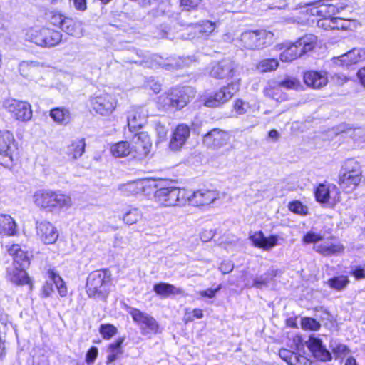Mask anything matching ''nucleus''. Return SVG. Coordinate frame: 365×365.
I'll return each mask as SVG.
<instances>
[{"instance_id":"f257e3e1","label":"nucleus","mask_w":365,"mask_h":365,"mask_svg":"<svg viewBox=\"0 0 365 365\" xmlns=\"http://www.w3.org/2000/svg\"><path fill=\"white\" fill-rule=\"evenodd\" d=\"M299 11L300 16H294L287 18L286 21L291 24H304L308 19V15L317 16L322 18H332L342 14H351V7L348 5L340 4L339 6L326 4H317L310 7L297 6L292 10Z\"/></svg>"},{"instance_id":"f03ea898","label":"nucleus","mask_w":365,"mask_h":365,"mask_svg":"<svg viewBox=\"0 0 365 365\" xmlns=\"http://www.w3.org/2000/svg\"><path fill=\"white\" fill-rule=\"evenodd\" d=\"M9 253L13 257V267L8 269L9 279L17 285H29V290L33 284L25 269L29 266L30 261L27 252L19 245H13L9 249Z\"/></svg>"},{"instance_id":"7ed1b4c3","label":"nucleus","mask_w":365,"mask_h":365,"mask_svg":"<svg viewBox=\"0 0 365 365\" xmlns=\"http://www.w3.org/2000/svg\"><path fill=\"white\" fill-rule=\"evenodd\" d=\"M317 38L313 34H306L294 43H285L281 48L279 58L284 62L292 61L302 55L312 51L316 46Z\"/></svg>"},{"instance_id":"20e7f679","label":"nucleus","mask_w":365,"mask_h":365,"mask_svg":"<svg viewBox=\"0 0 365 365\" xmlns=\"http://www.w3.org/2000/svg\"><path fill=\"white\" fill-rule=\"evenodd\" d=\"M111 274L108 269H98L87 277L86 289L89 297L105 298L109 290Z\"/></svg>"},{"instance_id":"39448f33","label":"nucleus","mask_w":365,"mask_h":365,"mask_svg":"<svg viewBox=\"0 0 365 365\" xmlns=\"http://www.w3.org/2000/svg\"><path fill=\"white\" fill-rule=\"evenodd\" d=\"M274 34L267 30L248 31L235 40L236 46L242 49L258 50L272 43Z\"/></svg>"},{"instance_id":"423d86ee","label":"nucleus","mask_w":365,"mask_h":365,"mask_svg":"<svg viewBox=\"0 0 365 365\" xmlns=\"http://www.w3.org/2000/svg\"><path fill=\"white\" fill-rule=\"evenodd\" d=\"M26 38L39 46L51 48L59 44L62 39V34L48 27H36L30 29L26 32Z\"/></svg>"},{"instance_id":"0eeeda50","label":"nucleus","mask_w":365,"mask_h":365,"mask_svg":"<svg viewBox=\"0 0 365 365\" xmlns=\"http://www.w3.org/2000/svg\"><path fill=\"white\" fill-rule=\"evenodd\" d=\"M361 178L362 170L359 163L353 159L346 160L339 178L341 187L351 192L359 185Z\"/></svg>"},{"instance_id":"6e6552de","label":"nucleus","mask_w":365,"mask_h":365,"mask_svg":"<svg viewBox=\"0 0 365 365\" xmlns=\"http://www.w3.org/2000/svg\"><path fill=\"white\" fill-rule=\"evenodd\" d=\"M186 198V190L172 186L160 187L154 194L155 201L164 207L184 205Z\"/></svg>"},{"instance_id":"1a4fd4ad","label":"nucleus","mask_w":365,"mask_h":365,"mask_svg":"<svg viewBox=\"0 0 365 365\" xmlns=\"http://www.w3.org/2000/svg\"><path fill=\"white\" fill-rule=\"evenodd\" d=\"M194 96V91L190 87L174 88L167 95L161 96L160 100L164 106L175 109L185 107L190 99Z\"/></svg>"},{"instance_id":"9d476101","label":"nucleus","mask_w":365,"mask_h":365,"mask_svg":"<svg viewBox=\"0 0 365 365\" xmlns=\"http://www.w3.org/2000/svg\"><path fill=\"white\" fill-rule=\"evenodd\" d=\"M17 143L13 134L8 130L0 131V155L6 159L1 164L10 168L17 156Z\"/></svg>"},{"instance_id":"9b49d317","label":"nucleus","mask_w":365,"mask_h":365,"mask_svg":"<svg viewBox=\"0 0 365 365\" xmlns=\"http://www.w3.org/2000/svg\"><path fill=\"white\" fill-rule=\"evenodd\" d=\"M2 106L16 120L28 121L32 118L31 106L26 101L9 98L3 101Z\"/></svg>"},{"instance_id":"f8f14e48","label":"nucleus","mask_w":365,"mask_h":365,"mask_svg":"<svg viewBox=\"0 0 365 365\" xmlns=\"http://www.w3.org/2000/svg\"><path fill=\"white\" fill-rule=\"evenodd\" d=\"M91 108L96 113L103 116L110 115L115 109L117 101L114 97L107 93L95 94L89 99Z\"/></svg>"},{"instance_id":"ddd939ff","label":"nucleus","mask_w":365,"mask_h":365,"mask_svg":"<svg viewBox=\"0 0 365 365\" xmlns=\"http://www.w3.org/2000/svg\"><path fill=\"white\" fill-rule=\"evenodd\" d=\"M129 313L140 327L143 335L150 336L158 333L159 325L152 316L135 308H132Z\"/></svg>"},{"instance_id":"4468645a","label":"nucleus","mask_w":365,"mask_h":365,"mask_svg":"<svg viewBox=\"0 0 365 365\" xmlns=\"http://www.w3.org/2000/svg\"><path fill=\"white\" fill-rule=\"evenodd\" d=\"M239 90V83L232 82L226 86H223L214 94L207 96L204 100V104L207 107L215 108L227 102L233 95Z\"/></svg>"},{"instance_id":"2eb2a0df","label":"nucleus","mask_w":365,"mask_h":365,"mask_svg":"<svg viewBox=\"0 0 365 365\" xmlns=\"http://www.w3.org/2000/svg\"><path fill=\"white\" fill-rule=\"evenodd\" d=\"M239 73V65L230 58L222 59L212 64L210 75L215 78H230Z\"/></svg>"},{"instance_id":"dca6fc26","label":"nucleus","mask_w":365,"mask_h":365,"mask_svg":"<svg viewBox=\"0 0 365 365\" xmlns=\"http://www.w3.org/2000/svg\"><path fill=\"white\" fill-rule=\"evenodd\" d=\"M220 197V193L216 190L200 189L193 192L187 190L186 203L196 207H204L214 203Z\"/></svg>"},{"instance_id":"f3484780","label":"nucleus","mask_w":365,"mask_h":365,"mask_svg":"<svg viewBox=\"0 0 365 365\" xmlns=\"http://www.w3.org/2000/svg\"><path fill=\"white\" fill-rule=\"evenodd\" d=\"M130 148L135 158H143L146 157L150 150L152 143L147 133L138 132L130 138Z\"/></svg>"},{"instance_id":"a211bd4d","label":"nucleus","mask_w":365,"mask_h":365,"mask_svg":"<svg viewBox=\"0 0 365 365\" xmlns=\"http://www.w3.org/2000/svg\"><path fill=\"white\" fill-rule=\"evenodd\" d=\"M156 181L150 178H145L128 182L119 185V190L125 196H130L145 192L148 189L157 187Z\"/></svg>"},{"instance_id":"6ab92c4d","label":"nucleus","mask_w":365,"mask_h":365,"mask_svg":"<svg viewBox=\"0 0 365 365\" xmlns=\"http://www.w3.org/2000/svg\"><path fill=\"white\" fill-rule=\"evenodd\" d=\"M315 197L320 203L335 204L340 200V191L334 184L322 183L317 187Z\"/></svg>"},{"instance_id":"aec40b11","label":"nucleus","mask_w":365,"mask_h":365,"mask_svg":"<svg viewBox=\"0 0 365 365\" xmlns=\"http://www.w3.org/2000/svg\"><path fill=\"white\" fill-rule=\"evenodd\" d=\"M230 138L231 135L228 132L214 128L205 135L203 142L207 147L218 150L229 145Z\"/></svg>"},{"instance_id":"412c9836","label":"nucleus","mask_w":365,"mask_h":365,"mask_svg":"<svg viewBox=\"0 0 365 365\" xmlns=\"http://www.w3.org/2000/svg\"><path fill=\"white\" fill-rule=\"evenodd\" d=\"M148 111L143 107H133L128 112L127 121L128 130L135 133L146 123Z\"/></svg>"},{"instance_id":"4be33fe9","label":"nucleus","mask_w":365,"mask_h":365,"mask_svg":"<svg viewBox=\"0 0 365 365\" xmlns=\"http://www.w3.org/2000/svg\"><path fill=\"white\" fill-rule=\"evenodd\" d=\"M36 232L41 240L47 245L54 243L58 237L56 228L47 221L38 222L36 223Z\"/></svg>"},{"instance_id":"5701e85b","label":"nucleus","mask_w":365,"mask_h":365,"mask_svg":"<svg viewBox=\"0 0 365 365\" xmlns=\"http://www.w3.org/2000/svg\"><path fill=\"white\" fill-rule=\"evenodd\" d=\"M190 133V128L187 125H178L173 132L170 148L175 151L181 149L188 139Z\"/></svg>"},{"instance_id":"b1692460","label":"nucleus","mask_w":365,"mask_h":365,"mask_svg":"<svg viewBox=\"0 0 365 365\" xmlns=\"http://www.w3.org/2000/svg\"><path fill=\"white\" fill-rule=\"evenodd\" d=\"M314 249L324 256H330L341 254L344 252V247L339 242L331 237L322 243L314 245Z\"/></svg>"},{"instance_id":"393cba45","label":"nucleus","mask_w":365,"mask_h":365,"mask_svg":"<svg viewBox=\"0 0 365 365\" xmlns=\"http://www.w3.org/2000/svg\"><path fill=\"white\" fill-rule=\"evenodd\" d=\"M155 61L161 67L170 71L189 66L191 63L195 61V58L191 56H187L186 58L178 57V58L170 57L163 60L161 57L156 56Z\"/></svg>"},{"instance_id":"a878e982","label":"nucleus","mask_w":365,"mask_h":365,"mask_svg":"<svg viewBox=\"0 0 365 365\" xmlns=\"http://www.w3.org/2000/svg\"><path fill=\"white\" fill-rule=\"evenodd\" d=\"M353 19L351 14H342L332 18H321L317 21V26L325 30L344 29L345 26L343 21H351Z\"/></svg>"},{"instance_id":"bb28decb","label":"nucleus","mask_w":365,"mask_h":365,"mask_svg":"<svg viewBox=\"0 0 365 365\" xmlns=\"http://www.w3.org/2000/svg\"><path fill=\"white\" fill-rule=\"evenodd\" d=\"M250 239L255 247L268 250L278 244L279 237L277 235L266 237L262 231H259L250 235Z\"/></svg>"},{"instance_id":"cd10ccee","label":"nucleus","mask_w":365,"mask_h":365,"mask_svg":"<svg viewBox=\"0 0 365 365\" xmlns=\"http://www.w3.org/2000/svg\"><path fill=\"white\" fill-rule=\"evenodd\" d=\"M307 346L312 352L315 358L322 361H328L331 359V355L324 346H322L319 339L311 336L307 341Z\"/></svg>"},{"instance_id":"c85d7f7f","label":"nucleus","mask_w":365,"mask_h":365,"mask_svg":"<svg viewBox=\"0 0 365 365\" xmlns=\"http://www.w3.org/2000/svg\"><path fill=\"white\" fill-rule=\"evenodd\" d=\"M304 83L311 88H320L327 84V74L325 71H309L304 74Z\"/></svg>"},{"instance_id":"c756f323","label":"nucleus","mask_w":365,"mask_h":365,"mask_svg":"<svg viewBox=\"0 0 365 365\" xmlns=\"http://www.w3.org/2000/svg\"><path fill=\"white\" fill-rule=\"evenodd\" d=\"M51 197L52 199L51 200V204L50 207V212L64 208L68 209L72 205L71 197L59 190H52Z\"/></svg>"},{"instance_id":"7c9ffc66","label":"nucleus","mask_w":365,"mask_h":365,"mask_svg":"<svg viewBox=\"0 0 365 365\" xmlns=\"http://www.w3.org/2000/svg\"><path fill=\"white\" fill-rule=\"evenodd\" d=\"M62 31L76 38H81L84 34L82 22L71 18H67L65 21Z\"/></svg>"},{"instance_id":"2f4dec72","label":"nucleus","mask_w":365,"mask_h":365,"mask_svg":"<svg viewBox=\"0 0 365 365\" xmlns=\"http://www.w3.org/2000/svg\"><path fill=\"white\" fill-rule=\"evenodd\" d=\"M16 223L15 220L6 214H0V235L13 236L16 235Z\"/></svg>"},{"instance_id":"473e14b6","label":"nucleus","mask_w":365,"mask_h":365,"mask_svg":"<svg viewBox=\"0 0 365 365\" xmlns=\"http://www.w3.org/2000/svg\"><path fill=\"white\" fill-rule=\"evenodd\" d=\"M52 190H40L36 191L33 196L34 204L41 209H44L50 211L51 204V200Z\"/></svg>"},{"instance_id":"72a5a7b5","label":"nucleus","mask_w":365,"mask_h":365,"mask_svg":"<svg viewBox=\"0 0 365 365\" xmlns=\"http://www.w3.org/2000/svg\"><path fill=\"white\" fill-rule=\"evenodd\" d=\"M86 142L84 138L73 140L67 147L66 153L73 160H76L85 152Z\"/></svg>"},{"instance_id":"f704fd0d","label":"nucleus","mask_w":365,"mask_h":365,"mask_svg":"<svg viewBox=\"0 0 365 365\" xmlns=\"http://www.w3.org/2000/svg\"><path fill=\"white\" fill-rule=\"evenodd\" d=\"M110 153L115 158H124L133 155L130 145L127 141H120L110 146Z\"/></svg>"},{"instance_id":"c9c22d12","label":"nucleus","mask_w":365,"mask_h":365,"mask_svg":"<svg viewBox=\"0 0 365 365\" xmlns=\"http://www.w3.org/2000/svg\"><path fill=\"white\" fill-rule=\"evenodd\" d=\"M349 279L346 275L334 276L326 282V284L331 289L337 292L343 291L349 284Z\"/></svg>"},{"instance_id":"e433bc0d","label":"nucleus","mask_w":365,"mask_h":365,"mask_svg":"<svg viewBox=\"0 0 365 365\" xmlns=\"http://www.w3.org/2000/svg\"><path fill=\"white\" fill-rule=\"evenodd\" d=\"M155 292L163 297H167L171 294H180L182 292V289L175 287L174 285L168 283H158L154 285Z\"/></svg>"},{"instance_id":"4c0bfd02","label":"nucleus","mask_w":365,"mask_h":365,"mask_svg":"<svg viewBox=\"0 0 365 365\" xmlns=\"http://www.w3.org/2000/svg\"><path fill=\"white\" fill-rule=\"evenodd\" d=\"M143 217L142 211L137 207L128 208L121 217L123 222L127 225L136 224Z\"/></svg>"},{"instance_id":"58836bf2","label":"nucleus","mask_w":365,"mask_h":365,"mask_svg":"<svg viewBox=\"0 0 365 365\" xmlns=\"http://www.w3.org/2000/svg\"><path fill=\"white\" fill-rule=\"evenodd\" d=\"M50 117L57 123L66 125L71 120V114L68 110L63 108H56L50 111Z\"/></svg>"},{"instance_id":"ea45409f","label":"nucleus","mask_w":365,"mask_h":365,"mask_svg":"<svg viewBox=\"0 0 365 365\" xmlns=\"http://www.w3.org/2000/svg\"><path fill=\"white\" fill-rule=\"evenodd\" d=\"M48 279L55 284L60 296L62 297H66L67 295V287L59 274L53 269H50L48 271Z\"/></svg>"},{"instance_id":"a19ab883","label":"nucleus","mask_w":365,"mask_h":365,"mask_svg":"<svg viewBox=\"0 0 365 365\" xmlns=\"http://www.w3.org/2000/svg\"><path fill=\"white\" fill-rule=\"evenodd\" d=\"M124 341L123 338L118 339L115 343L109 345L108 349V362L114 361L117 357L122 354L121 345Z\"/></svg>"},{"instance_id":"79ce46f5","label":"nucleus","mask_w":365,"mask_h":365,"mask_svg":"<svg viewBox=\"0 0 365 365\" xmlns=\"http://www.w3.org/2000/svg\"><path fill=\"white\" fill-rule=\"evenodd\" d=\"M279 62L276 58H267L260 61L257 65V69L260 72H270L276 70Z\"/></svg>"},{"instance_id":"37998d69","label":"nucleus","mask_w":365,"mask_h":365,"mask_svg":"<svg viewBox=\"0 0 365 365\" xmlns=\"http://www.w3.org/2000/svg\"><path fill=\"white\" fill-rule=\"evenodd\" d=\"M276 276V271L271 269L264 274L256 277L253 282V286L256 288L261 289L268 284L269 280Z\"/></svg>"},{"instance_id":"c03bdc74","label":"nucleus","mask_w":365,"mask_h":365,"mask_svg":"<svg viewBox=\"0 0 365 365\" xmlns=\"http://www.w3.org/2000/svg\"><path fill=\"white\" fill-rule=\"evenodd\" d=\"M299 354L294 353L286 349H282L279 351V357L289 365L297 364Z\"/></svg>"},{"instance_id":"a18cd8bd","label":"nucleus","mask_w":365,"mask_h":365,"mask_svg":"<svg viewBox=\"0 0 365 365\" xmlns=\"http://www.w3.org/2000/svg\"><path fill=\"white\" fill-rule=\"evenodd\" d=\"M36 69V66L33 62L23 61L19 66L20 74L26 78H30Z\"/></svg>"},{"instance_id":"49530a36","label":"nucleus","mask_w":365,"mask_h":365,"mask_svg":"<svg viewBox=\"0 0 365 365\" xmlns=\"http://www.w3.org/2000/svg\"><path fill=\"white\" fill-rule=\"evenodd\" d=\"M99 332L103 339H110L116 334L117 328L110 324H101L99 329Z\"/></svg>"},{"instance_id":"de8ad7c7","label":"nucleus","mask_w":365,"mask_h":365,"mask_svg":"<svg viewBox=\"0 0 365 365\" xmlns=\"http://www.w3.org/2000/svg\"><path fill=\"white\" fill-rule=\"evenodd\" d=\"M197 29L202 36H207L215 29V24L210 21H203L197 25Z\"/></svg>"},{"instance_id":"09e8293b","label":"nucleus","mask_w":365,"mask_h":365,"mask_svg":"<svg viewBox=\"0 0 365 365\" xmlns=\"http://www.w3.org/2000/svg\"><path fill=\"white\" fill-rule=\"evenodd\" d=\"M346 53L352 64L365 59V51L361 48H354Z\"/></svg>"},{"instance_id":"8fccbe9b","label":"nucleus","mask_w":365,"mask_h":365,"mask_svg":"<svg viewBox=\"0 0 365 365\" xmlns=\"http://www.w3.org/2000/svg\"><path fill=\"white\" fill-rule=\"evenodd\" d=\"M331 348L336 358H342L349 353V349L344 344L332 342Z\"/></svg>"},{"instance_id":"3c124183","label":"nucleus","mask_w":365,"mask_h":365,"mask_svg":"<svg viewBox=\"0 0 365 365\" xmlns=\"http://www.w3.org/2000/svg\"><path fill=\"white\" fill-rule=\"evenodd\" d=\"M279 88L283 87L287 89H297L299 86V82L294 78L287 77L285 79L277 82Z\"/></svg>"},{"instance_id":"603ef678","label":"nucleus","mask_w":365,"mask_h":365,"mask_svg":"<svg viewBox=\"0 0 365 365\" xmlns=\"http://www.w3.org/2000/svg\"><path fill=\"white\" fill-rule=\"evenodd\" d=\"M302 327L306 330L317 331L320 328V324L313 318L306 317L302 320Z\"/></svg>"},{"instance_id":"864d4df0","label":"nucleus","mask_w":365,"mask_h":365,"mask_svg":"<svg viewBox=\"0 0 365 365\" xmlns=\"http://www.w3.org/2000/svg\"><path fill=\"white\" fill-rule=\"evenodd\" d=\"M66 19L67 17H64L62 14L58 12H51L49 17L50 23L56 26L60 27L61 29L63 28V24Z\"/></svg>"},{"instance_id":"5fc2aeb1","label":"nucleus","mask_w":365,"mask_h":365,"mask_svg":"<svg viewBox=\"0 0 365 365\" xmlns=\"http://www.w3.org/2000/svg\"><path fill=\"white\" fill-rule=\"evenodd\" d=\"M323 237L319 233H316L313 231L308 232L304 235L302 241L305 244L316 243L322 240Z\"/></svg>"},{"instance_id":"6e6d98bb","label":"nucleus","mask_w":365,"mask_h":365,"mask_svg":"<svg viewBox=\"0 0 365 365\" xmlns=\"http://www.w3.org/2000/svg\"><path fill=\"white\" fill-rule=\"evenodd\" d=\"M201 0H180V6L182 11H191L195 9L200 4Z\"/></svg>"},{"instance_id":"4d7b16f0","label":"nucleus","mask_w":365,"mask_h":365,"mask_svg":"<svg viewBox=\"0 0 365 365\" xmlns=\"http://www.w3.org/2000/svg\"><path fill=\"white\" fill-rule=\"evenodd\" d=\"M289 209L297 214L304 215L307 213V208L304 207L300 202L294 201L289 205Z\"/></svg>"},{"instance_id":"13d9d810","label":"nucleus","mask_w":365,"mask_h":365,"mask_svg":"<svg viewBox=\"0 0 365 365\" xmlns=\"http://www.w3.org/2000/svg\"><path fill=\"white\" fill-rule=\"evenodd\" d=\"M332 62L334 64L338 66H349L352 65L346 53H344L338 57L333 58Z\"/></svg>"},{"instance_id":"bf43d9fd","label":"nucleus","mask_w":365,"mask_h":365,"mask_svg":"<svg viewBox=\"0 0 365 365\" xmlns=\"http://www.w3.org/2000/svg\"><path fill=\"white\" fill-rule=\"evenodd\" d=\"M279 88L277 83H274L273 85L269 84L264 89V94L267 97L277 99V94Z\"/></svg>"},{"instance_id":"052dcab7","label":"nucleus","mask_w":365,"mask_h":365,"mask_svg":"<svg viewBox=\"0 0 365 365\" xmlns=\"http://www.w3.org/2000/svg\"><path fill=\"white\" fill-rule=\"evenodd\" d=\"M248 105L242 100H237L234 105V109L238 115H243L247 112Z\"/></svg>"},{"instance_id":"680f3d73","label":"nucleus","mask_w":365,"mask_h":365,"mask_svg":"<svg viewBox=\"0 0 365 365\" xmlns=\"http://www.w3.org/2000/svg\"><path fill=\"white\" fill-rule=\"evenodd\" d=\"M98 356V349L91 347L86 354V361L88 364L93 363Z\"/></svg>"},{"instance_id":"e2e57ef3","label":"nucleus","mask_w":365,"mask_h":365,"mask_svg":"<svg viewBox=\"0 0 365 365\" xmlns=\"http://www.w3.org/2000/svg\"><path fill=\"white\" fill-rule=\"evenodd\" d=\"M233 267H234V265L233 264L230 262V261H227V262H223L222 263H221L220 267H219V269L222 272V274H227V273H230V272H232V270L233 269Z\"/></svg>"},{"instance_id":"0e129e2a","label":"nucleus","mask_w":365,"mask_h":365,"mask_svg":"<svg viewBox=\"0 0 365 365\" xmlns=\"http://www.w3.org/2000/svg\"><path fill=\"white\" fill-rule=\"evenodd\" d=\"M220 287H218L215 289H207L206 290L200 291L199 294L202 297L213 298L216 293L220 289Z\"/></svg>"},{"instance_id":"69168bd1","label":"nucleus","mask_w":365,"mask_h":365,"mask_svg":"<svg viewBox=\"0 0 365 365\" xmlns=\"http://www.w3.org/2000/svg\"><path fill=\"white\" fill-rule=\"evenodd\" d=\"M74 8L80 11H85L87 9L86 0H71Z\"/></svg>"},{"instance_id":"338daca9","label":"nucleus","mask_w":365,"mask_h":365,"mask_svg":"<svg viewBox=\"0 0 365 365\" xmlns=\"http://www.w3.org/2000/svg\"><path fill=\"white\" fill-rule=\"evenodd\" d=\"M351 273L357 280L365 279V269L364 268L356 267Z\"/></svg>"},{"instance_id":"774afa93","label":"nucleus","mask_w":365,"mask_h":365,"mask_svg":"<svg viewBox=\"0 0 365 365\" xmlns=\"http://www.w3.org/2000/svg\"><path fill=\"white\" fill-rule=\"evenodd\" d=\"M214 232L212 230H204L200 235V239L203 242H208L214 237Z\"/></svg>"}]
</instances>
